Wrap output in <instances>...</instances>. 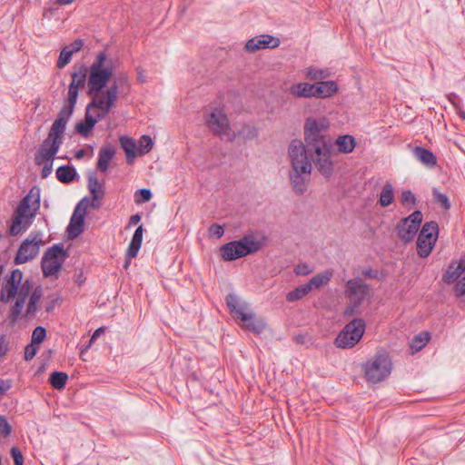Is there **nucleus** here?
<instances>
[{"label":"nucleus","instance_id":"nucleus-21","mask_svg":"<svg viewBox=\"0 0 465 465\" xmlns=\"http://www.w3.org/2000/svg\"><path fill=\"white\" fill-rule=\"evenodd\" d=\"M88 189L92 194L91 206L94 209H98L103 204V199L104 196V186L97 177L92 175L88 177Z\"/></svg>","mask_w":465,"mask_h":465},{"label":"nucleus","instance_id":"nucleus-51","mask_svg":"<svg viewBox=\"0 0 465 465\" xmlns=\"http://www.w3.org/2000/svg\"><path fill=\"white\" fill-rule=\"evenodd\" d=\"M209 234L210 236L221 238L224 233V229L222 225L213 223L212 224L209 229Z\"/></svg>","mask_w":465,"mask_h":465},{"label":"nucleus","instance_id":"nucleus-45","mask_svg":"<svg viewBox=\"0 0 465 465\" xmlns=\"http://www.w3.org/2000/svg\"><path fill=\"white\" fill-rule=\"evenodd\" d=\"M140 153L144 154L149 153L153 147V140L149 135H143L139 141Z\"/></svg>","mask_w":465,"mask_h":465},{"label":"nucleus","instance_id":"nucleus-53","mask_svg":"<svg viewBox=\"0 0 465 465\" xmlns=\"http://www.w3.org/2000/svg\"><path fill=\"white\" fill-rule=\"evenodd\" d=\"M38 351V347L35 343H31L25 346V360L30 361L32 360Z\"/></svg>","mask_w":465,"mask_h":465},{"label":"nucleus","instance_id":"nucleus-61","mask_svg":"<svg viewBox=\"0 0 465 465\" xmlns=\"http://www.w3.org/2000/svg\"><path fill=\"white\" fill-rule=\"evenodd\" d=\"M141 221V216L139 214L132 215L130 218V225L137 224Z\"/></svg>","mask_w":465,"mask_h":465},{"label":"nucleus","instance_id":"nucleus-44","mask_svg":"<svg viewBox=\"0 0 465 465\" xmlns=\"http://www.w3.org/2000/svg\"><path fill=\"white\" fill-rule=\"evenodd\" d=\"M152 193L149 189H139L134 194V202L136 204H141L149 202L152 199Z\"/></svg>","mask_w":465,"mask_h":465},{"label":"nucleus","instance_id":"nucleus-60","mask_svg":"<svg viewBox=\"0 0 465 465\" xmlns=\"http://www.w3.org/2000/svg\"><path fill=\"white\" fill-rule=\"evenodd\" d=\"M361 274L364 277L370 278V279H376L378 277V272L372 269L363 270Z\"/></svg>","mask_w":465,"mask_h":465},{"label":"nucleus","instance_id":"nucleus-48","mask_svg":"<svg viewBox=\"0 0 465 465\" xmlns=\"http://www.w3.org/2000/svg\"><path fill=\"white\" fill-rule=\"evenodd\" d=\"M10 350V342L6 335H0V361H4Z\"/></svg>","mask_w":465,"mask_h":465},{"label":"nucleus","instance_id":"nucleus-55","mask_svg":"<svg viewBox=\"0 0 465 465\" xmlns=\"http://www.w3.org/2000/svg\"><path fill=\"white\" fill-rule=\"evenodd\" d=\"M53 163L54 162H45L41 164V165H43L42 173H41L42 178H46L47 176H49L52 173Z\"/></svg>","mask_w":465,"mask_h":465},{"label":"nucleus","instance_id":"nucleus-52","mask_svg":"<svg viewBox=\"0 0 465 465\" xmlns=\"http://www.w3.org/2000/svg\"><path fill=\"white\" fill-rule=\"evenodd\" d=\"M294 272L305 276L312 272V268L307 263H299L294 268Z\"/></svg>","mask_w":465,"mask_h":465},{"label":"nucleus","instance_id":"nucleus-15","mask_svg":"<svg viewBox=\"0 0 465 465\" xmlns=\"http://www.w3.org/2000/svg\"><path fill=\"white\" fill-rule=\"evenodd\" d=\"M64 138L61 136L51 135L48 133L47 137L43 141L37 152L35 153V164L41 165L45 162H54Z\"/></svg>","mask_w":465,"mask_h":465},{"label":"nucleus","instance_id":"nucleus-56","mask_svg":"<svg viewBox=\"0 0 465 465\" xmlns=\"http://www.w3.org/2000/svg\"><path fill=\"white\" fill-rule=\"evenodd\" d=\"M456 296L461 297L465 294V277L460 280L455 286Z\"/></svg>","mask_w":465,"mask_h":465},{"label":"nucleus","instance_id":"nucleus-41","mask_svg":"<svg viewBox=\"0 0 465 465\" xmlns=\"http://www.w3.org/2000/svg\"><path fill=\"white\" fill-rule=\"evenodd\" d=\"M265 322L262 320H256L253 315V319L243 322V327L254 333L260 334L265 329Z\"/></svg>","mask_w":465,"mask_h":465},{"label":"nucleus","instance_id":"nucleus-64","mask_svg":"<svg viewBox=\"0 0 465 465\" xmlns=\"http://www.w3.org/2000/svg\"><path fill=\"white\" fill-rule=\"evenodd\" d=\"M73 1L74 0H57V3L61 5H65L71 4Z\"/></svg>","mask_w":465,"mask_h":465},{"label":"nucleus","instance_id":"nucleus-7","mask_svg":"<svg viewBox=\"0 0 465 465\" xmlns=\"http://www.w3.org/2000/svg\"><path fill=\"white\" fill-rule=\"evenodd\" d=\"M365 331V322L356 318L347 323L337 335L334 344L337 348L351 349L362 338Z\"/></svg>","mask_w":465,"mask_h":465},{"label":"nucleus","instance_id":"nucleus-11","mask_svg":"<svg viewBox=\"0 0 465 465\" xmlns=\"http://www.w3.org/2000/svg\"><path fill=\"white\" fill-rule=\"evenodd\" d=\"M206 123L211 131L220 137H226L231 142L235 140L236 133L231 130L229 119L222 109H213Z\"/></svg>","mask_w":465,"mask_h":465},{"label":"nucleus","instance_id":"nucleus-1","mask_svg":"<svg viewBox=\"0 0 465 465\" xmlns=\"http://www.w3.org/2000/svg\"><path fill=\"white\" fill-rule=\"evenodd\" d=\"M43 295L42 286L34 287L31 279L24 280V274L19 269H14L6 274L0 288V302L10 303L9 318L13 322L21 316L27 299L29 301L25 316L28 319L33 317Z\"/></svg>","mask_w":465,"mask_h":465},{"label":"nucleus","instance_id":"nucleus-22","mask_svg":"<svg viewBox=\"0 0 465 465\" xmlns=\"http://www.w3.org/2000/svg\"><path fill=\"white\" fill-rule=\"evenodd\" d=\"M465 272V259L460 261H452L442 276V281L448 284L456 282Z\"/></svg>","mask_w":465,"mask_h":465},{"label":"nucleus","instance_id":"nucleus-33","mask_svg":"<svg viewBox=\"0 0 465 465\" xmlns=\"http://www.w3.org/2000/svg\"><path fill=\"white\" fill-rule=\"evenodd\" d=\"M84 220L80 215L78 217L72 216L67 227L68 235L72 238H76L84 232Z\"/></svg>","mask_w":465,"mask_h":465},{"label":"nucleus","instance_id":"nucleus-59","mask_svg":"<svg viewBox=\"0 0 465 465\" xmlns=\"http://www.w3.org/2000/svg\"><path fill=\"white\" fill-rule=\"evenodd\" d=\"M83 46H84V41L82 39H76L71 44L70 49L74 54V53L80 51Z\"/></svg>","mask_w":465,"mask_h":465},{"label":"nucleus","instance_id":"nucleus-50","mask_svg":"<svg viewBox=\"0 0 465 465\" xmlns=\"http://www.w3.org/2000/svg\"><path fill=\"white\" fill-rule=\"evenodd\" d=\"M12 432V426L5 416H0V435L4 438L8 437Z\"/></svg>","mask_w":465,"mask_h":465},{"label":"nucleus","instance_id":"nucleus-62","mask_svg":"<svg viewBox=\"0 0 465 465\" xmlns=\"http://www.w3.org/2000/svg\"><path fill=\"white\" fill-rule=\"evenodd\" d=\"M85 153H86V152H85L84 149H80V150L75 152L74 156H75L76 159H81V158H83L85 155Z\"/></svg>","mask_w":465,"mask_h":465},{"label":"nucleus","instance_id":"nucleus-8","mask_svg":"<svg viewBox=\"0 0 465 465\" xmlns=\"http://www.w3.org/2000/svg\"><path fill=\"white\" fill-rule=\"evenodd\" d=\"M328 127L329 121L325 117H309L305 120L303 127L304 139L309 149L314 148L322 143H331L327 142L322 135V132L326 131Z\"/></svg>","mask_w":465,"mask_h":465},{"label":"nucleus","instance_id":"nucleus-43","mask_svg":"<svg viewBox=\"0 0 465 465\" xmlns=\"http://www.w3.org/2000/svg\"><path fill=\"white\" fill-rule=\"evenodd\" d=\"M432 195L434 201L439 203L441 207H443L445 210H449L450 208V203L449 200V197L439 192L437 189L432 190Z\"/></svg>","mask_w":465,"mask_h":465},{"label":"nucleus","instance_id":"nucleus-40","mask_svg":"<svg viewBox=\"0 0 465 465\" xmlns=\"http://www.w3.org/2000/svg\"><path fill=\"white\" fill-rule=\"evenodd\" d=\"M306 76L312 81H322L330 76V73L326 69H317L310 67L307 69Z\"/></svg>","mask_w":465,"mask_h":465},{"label":"nucleus","instance_id":"nucleus-37","mask_svg":"<svg viewBox=\"0 0 465 465\" xmlns=\"http://www.w3.org/2000/svg\"><path fill=\"white\" fill-rule=\"evenodd\" d=\"M310 292V287L307 284L301 285L290 292L286 295V299L290 302H293L302 299Z\"/></svg>","mask_w":465,"mask_h":465},{"label":"nucleus","instance_id":"nucleus-9","mask_svg":"<svg viewBox=\"0 0 465 465\" xmlns=\"http://www.w3.org/2000/svg\"><path fill=\"white\" fill-rule=\"evenodd\" d=\"M439 225L436 222H427L421 227L416 242L417 252L420 257H428L438 239Z\"/></svg>","mask_w":465,"mask_h":465},{"label":"nucleus","instance_id":"nucleus-18","mask_svg":"<svg viewBox=\"0 0 465 465\" xmlns=\"http://www.w3.org/2000/svg\"><path fill=\"white\" fill-rule=\"evenodd\" d=\"M77 101L72 102L70 97H67L65 104L59 111L57 118L53 123L49 133L51 135H58L64 138V133L67 122L69 121L76 104Z\"/></svg>","mask_w":465,"mask_h":465},{"label":"nucleus","instance_id":"nucleus-24","mask_svg":"<svg viewBox=\"0 0 465 465\" xmlns=\"http://www.w3.org/2000/svg\"><path fill=\"white\" fill-rule=\"evenodd\" d=\"M338 91L334 81H321L314 84V93L317 98H327L332 96Z\"/></svg>","mask_w":465,"mask_h":465},{"label":"nucleus","instance_id":"nucleus-39","mask_svg":"<svg viewBox=\"0 0 465 465\" xmlns=\"http://www.w3.org/2000/svg\"><path fill=\"white\" fill-rule=\"evenodd\" d=\"M237 136L242 137L243 140H253L258 136V130L254 126L244 124L236 134Z\"/></svg>","mask_w":465,"mask_h":465},{"label":"nucleus","instance_id":"nucleus-54","mask_svg":"<svg viewBox=\"0 0 465 465\" xmlns=\"http://www.w3.org/2000/svg\"><path fill=\"white\" fill-rule=\"evenodd\" d=\"M11 456L14 460L15 465H23L24 457L21 450L18 448L13 447L11 449Z\"/></svg>","mask_w":465,"mask_h":465},{"label":"nucleus","instance_id":"nucleus-27","mask_svg":"<svg viewBox=\"0 0 465 465\" xmlns=\"http://www.w3.org/2000/svg\"><path fill=\"white\" fill-rule=\"evenodd\" d=\"M114 149L112 146L102 147L99 151L97 169L104 173L106 172L108 170L111 160L114 156Z\"/></svg>","mask_w":465,"mask_h":465},{"label":"nucleus","instance_id":"nucleus-47","mask_svg":"<svg viewBox=\"0 0 465 465\" xmlns=\"http://www.w3.org/2000/svg\"><path fill=\"white\" fill-rule=\"evenodd\" d=\"M46 336V331L44 327L38 326L36 327L32 333V343L39 344L41 343Z\"/></svg>","mask_w":465,"mask_h":465},{"label":"nucleus","instance_id":"nucleus-35","mask_svg":"<svg viewBox=\"0 0 465 465\" xmlns=\"http://www.w3.org/2000/svg\"><path fill=\"white\" fill-rule=\"evenodd\" d=\"M394 201V189H393V186L392 184L390 183V182H387L381 193H380V197H379V203L382 206V207H387L389 205H391Z\"/></svg>","mask_w":465,"mask_h":465},{"label":"nucleus","instance_id":"nucleus-57","mask_svg":"<svg viewBox=\"0 0 465 465\" xmlns=\"http://www.w3.org/2000/svg\"><path fill=\"white\" fill-rule=\"evenodd\" d=\"M239 299L238 297L233 294V293H230L227 295L226 297V304L229 308V310L232 308V307H235V305H239Z\"/></svg>","mask_w":465,"mask_h":465},{"label":"nucleus","instance_id":"nucleus-42","mask_svg":"<svg viewBox=\"0 0 465 465\" xmlns=\"http://www.w3.org/2000/svg\"><path fill=\"white\" fill-rule=\"evenodd\" d=\"M73 54L74 53L68 46L64 47L60 52V55L56 64L57 67L60 69L64 68L71 61Z\"/></svg>","mask_w":465,"mask_h":465},{"label":"nucleus","instance_id":"nucleus-12","mask_svg":"<svg viewBox=\"0 0 465 465\" xmlns=\"http://www.w3.org/2000/svg\"><path fill=\"white\" fill-rule=\"evenodd\" d=\"M309 148L300 140H292L289 146V155L292 171L311 173L312 163L308 158Z\"/></svg>","mask_w":465,"mask_h":465},{"label":"nucleus","instance_id":"nucleus-20","mask_svg":"<svg viewBox=\"0 0 465 465\" xmlns=\"http://www.w3.org/2000/svg\"><path fill=\"white\" fill-rule=\"evenodd\" d=\"M279 45V38L270 35H262L248 40L245 44V49L249 53H254L261 49L276 48Z\"/></svg>","mask_w":465,"mask_h":465},{"label":"nucleus","instance_id":"nucleus-63","mask_svg":"<svg viewBox=\"0 0 465 465\" xmlns=\"http://www.w3.org/2000/svg\"><path fill=\"white\" fill-rule=\"evenodd\" d=\"M103 331H104V329H103V328H98V329H96V330L94 331V334H93L92 338H91V341H92V340H94V339H95V338H97V337L100 335V333H101V332H103Z\"/></svg>","mask_w":465,"mask_h":465},{"label":"nucleus","instance_id":"nucleus-19","mask_svg":"<svg viewBox=\"0 0 465 465\" xmlns=\"http://www.w3.org/2000/svg\"><path fill=\"white\" fill-rule=\"evenodd\" d=\"M87 74V67L84 64L71 74L72 81L68 86V97L72 102L77 101L79 89L84 86Z\"/></svg>","mask_w":465,"mask_h":465},{"label":"nucleus","instance_id":"nucleus-29","mask_svg":"<svg viewBox=\"0 0 465 465\" xmlns=\"http://www.w3.org/2000/svg\"><path fill=\"white\" fill-rule=\"evenodd\" d=\"M310 173L292 171L290 174L293 190L299 195H302L306 191V178Z\"/></svg>","mask_w":465,"mask_h":465},{"label":"nucleus","instance_id":"nucleus-16","mask_svg":"<svg viewBox=\"0 0 465 465\" xmlns=\"http://www.w3.org/2000/svg\"><path fill=\"white\" fill-rule=\"evenodd\" d=\"M331 143H322L314 148L309 149L310 156L312 158L317 169L328 176L332 172Z\"/></svg>","mask_w":465,"mask_h":465},{"label":"nucleus","instance_id":"nucleus-28","mask_svg":"<svg viewBox=\"0 0 465 465\" xmlns=\"http://www.w3.org/2000/svg\"><path fill=\"white\" fill-rule=\"evenodd\" d=\"M333 272L331 270H326L313 276L306 284L310 287V292L313 289H320L329 283L332 278Z\"/></svg>","mask_w":465,"mask_h":465},{"label":"nucleus","instance_id":"nucleus-13","mask_svg":"<svg viewBox=\"0 0 465 465\" xmlns=\"http://www.w3.org/2000/svg\"><path fill=\"white\" fill-rule=\"evenodd\" d=\"M44 244L42 233L31 232L29 236L21 243L15 257V264H23L32 261L39 252L40 245Z\"/></svg>","mask_w":465,"mask_h":465},{"label":"nucleus","instance_id":"nucleus-38","mask_svg":"<svg viewBox=\"0 0 465 465\" xmlns=\"http://www.w3.org/2000/svg\"><path fill=\"white\" fill-rule=\"evenodd\" d=\"M430 339V335L429 332L417 334L412 339L411 347L415 351H419L428 343Z\"/></svg>","mask_w":465,"mask_h":465},{"label":"nucleus","instance_id":"nucleus-46","mask_svg":"<svg viewBox=\"0 0 465 465\" xmlns=\"http://www.w3.org/2000/svg\"><path fill=\"white\" fill-rule=\"evenodd\" d=\"M401 202L404 206H413L416 204V197L410 190H405L401 193Z\"/></svg>","mask_w":465,"mask_h":465},{"label":"nucleus","instance_id":"nucleus-3","mask_svg":"<svg viewBox=\"0 0 465 465\" xmlns=\"http://www.w3.org/2000/svg\"><path fill=\"white\" fill-rule=\"evenodd\" d=\"M39 208L40 190L34 186L15 209L12 224L9 227V233L16 236L26 231L32 224Z\"/></svg>","mask_w":465,"mask_h":465},{"label":"nucleus","instance_id":"nucleus-23","mask_svg":"<svg viewBox=\"0 0 465 465\" xmlns=\"http://www.w3.org/2000/svg\"><path fill=\"white\" fill-rule=\"evenodd\" d=\"M289 94L295 98H312L315 96L314 84L297 83L289 87Z\"/></svg>","mask_w":465,"mask_h":465},{"label":"nucleus","instance_id":"nucleus-17","mask_svg":"<svg viewBox=\"0 0 465 465\" xmlns=\"http://www.w3.org/2000/svg\"><path fill=\"white\" fill-rule=\"evenodd\" d=\"M110 112H105L104 109H96L95 106H90L89 103L86 106L84 122L76 124V131L83 136L87 137L95 124L104 118Z\"/></svg>","mask_w":465,"mask_h":465},{"label":"nucleus","instance_id":"nucleus-2","mask_svg":"<svg viewBox=\"0 0 465 465\" xmlns=\"http://www.w3.org/2000/svg\"><path fill=\"white\" fill-rule=\"evenodd\" d=\"M106 59V54L99 52L95 61L87 69V94L92 98L90 106L110 112L118 98V85L114 82L105 91H103L113 75V70L104 66Z\"/></svg>","mask_w":465,"mask_h":465},{"label":"nucleus","instance_id":"nucleus-31","mask_svg":"<svg viewBox=\"0 0 465 465\" xmlns=\"http://www.w3.org/2000/svg\"><path fill=\"white\" fill-rule=\"evenodd\" d=\"M76 171L73 166L63 165L56 170V178L59 182L64 183H70L74 180Z\"/></svg>","mask_w":465,"mask_h":465},{"label":"nucleus","instance_id":"nucleus-30","mask_svg":"<svg viewBox=\"0 0 465 465\" xmlns=\"http://www.w3.org/2000/svg\"><path fill=\"white\" fill-rule=\"evenodd\" d=\"M121 146L126 154V160L128 163H131L136 157V143L135 142L127 136L120 137Z\"/></svg>","mask_w":465,"mask_h":465},{"label":"nucleus","instance_id":"nucleus-5","mask_svg":"<svg viewBox=\"0 0 465 465\" xmlns=\"http://www.w3.org/2000/svg\"><path fill=\"white\" fill-rule=\"evenodd\" d=\"M392 363L385 352L375 354L363 366L364 376L369 382L378 383L385 380L391 372Z\"/></svg>","mask_w":465,"mask_h":465},{"label":"nucleus","instance_id":"nucleus-26","mask_svg":"<svg viewBox=\"0 0 465 465\" xmlns=\"http://www.w3.org/2000/svg\"><path fill=\"white\" fill-rule=\"evenodd\" d=\"M143 226L140 225L136 228L132 237L131 242L128 246L126 252V256L128 259L135 258L137 256L143 242Z\"/></svg>","mask_w":465,"mask_h":465},{"label":"nucleus","instance_id":"nucleus-34","mask_svg":"<svg viewBox=\"0 0 465 465\" xmlns=\"http://www.w3.org/2000/svg\"><path fill=\"white\" fill-rule=\"evenodd\" d=\"M230 312L242 322H247L253 319V312L248 311L247 303L239 302V305L232 307Z\"/></svg>","mask_w":465,"mask_h":465},{"label":"nucleus","instance_id":"nucleus-6","mask_svg":"<svg viewBox=\"0 0 465 465\" xmlns=\"http://www.w3.org/2000/svg\"><path fill=\"white\" fill-rule=\"evenodd\" d=\"M344 294L349 300L344 314L350 316L358 312L360 305L369 294V286L361 278L356 277L346 282Z\"/></svg>","mask_w":465,"mask_h":465},{"label":"nucleus","instance_id":"nucleus-32","mask_svg":"<svg viewBox=\"0 0 465 465\" xmlns=\"http://www.w3.org/2000/svg\"><path fill=\"white\" fill-rule=\"evenodd\" d=\"M338 150L343 153H349L353 151L356 146V142L353 136L350 134L339 136L336 140Z\"/></svg>","mask_w":465,"mask_h":465},{"label":"nucleus","instance_id":"nucleus-10","mask_svg":"<svg viewBox=\"0 0 465 465\" xmlns=\"http://www.w3.org/2000/svg\"><path fill=\"white\" fill-rule=\"evenodd\" d=\"M64 261V250L63 246L54 244L48 248L41 262L43 273L45 277L56 276Z\"/></svg>","mask_w":465,"mask_h":465},{"label":"nucleus","instance_id":"nucleus-58","mask_svg":"<svg viewBox=\"0 0 465 465\" xmlns=\"http://www.w3.org/2000/svg\"><path fill=\"white\" fill-rule=\"evenodd\" d=\"M12 387L10 380H0V395L5 394Z\"/></svg>","mask_w":465,"mask_h":465},{"label":"nucleus","instance_id":"nucleus-4","mask_svg":"<svg viewBox=\"0 0 465 465\" xmlns=\"http://www.w3.org/2000/svg\"><path fill=\"white\" fill-rule=\"evenodd\" d=\"M264 239H259L253 234H246L240 240L232 241L220 248L224 261H234L259 252L264 246Z\"/></svg>","mask_w":465,"mask_h":465},{"label":"nucleus","instance_id":"nucleus-14","mask_svg":"<svg viewBox=\"0 0 465 465\" xmlns=\"http://www.w3.org/2000/svg\"><path fill=\"white\" fill-rule=\"evenodd\" d=\"M422 213L414 211L411 215L402 219L397 225L398 237L405 243L413 240L422 222Z\"/></svg>","mask_w":465,"mask_h":465},{"label":"nucleus","instance_id":"nucleus-36","mask_svg":"<svg viewBox=\"0 0 465 465\" xmlns=\"http://www.w3.org/2000/svg\"><path fill=\"white\" fill-rule=\"evenodd\" d=\"M68 375L63 371H53L49 376V382L54 389L62 390L64 388Z\"/></svg>","mask_w":465,"mask_h":465},{"label":"nucleus","instance_id":"nucleus-25","mask_svg":"<svg viewBox=\"0 0 465 465\" xmlns=\"http://www.w3.org/2000/svg\"><path fill=\"white\" fill-rule=\"evenodd\" d=\"M413 155L417 160H419L422 164L426 165L429 168H432L437 164V158L434 153L424 147L416 146L413 151Z\"/></svg>","mask_w":465,"mask_h":465},{"label":"nucleus","instance_id":"nucleus-49","mask_svg":"<svg viewBox=\"0 0 465 465\" xmlns=\"http://www.w3.org/2000/svg\"><path fill=\"white\" fill-rule=\"evenodd\" d=\"M87 207H88V200L86 198L81 200L78 203V204L76 205L72 216L78 217L80 215L81 218H83L84 220Z\"/></svg>","mask_w":465,"mask_h":465}]
</instances>
